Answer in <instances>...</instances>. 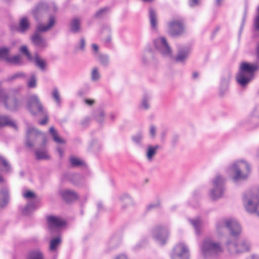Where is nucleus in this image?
I'll list each match as a JSON object with an SVG mask.
<instances>
[{
  "mask_svg": "<svg viewBox=\"0 0 259 259\" xmlns=\"http://www.w3.org/2000/svg\"><path fill=\"white\" fill-rule=\"evenodd\" d=\"M225 228L230 231V236L225 245L231 254H237L249 250L250 243L248 240H243L239 244L237 243L238 239L241 233V229L240 224L236 221L224 219L220 220L217 223L216 229L219 233H221Z\"/></svg>",
  "mask_w": 259,
  "mask_h": 259,
  "instance_id": "f257e3e1",
  "label": "nucleus"
},
{
  "mask_svg": "<svg viewBox=\"0 0 259 259\" xmlns=\"http://www.w3.org/2000/svg\"><path fill=\"white\" fill-rule=\"evenodd\" d=\"M259 65L247 62H242L236 75L237 83L242 87H246L254 77V73L258 69Z\"/></svg>",
  "mask_w": 259,
  "mask_h": 259,
  "instance_id": "f03ea898",
  "label": "nucleus"
},
{
  "mask_svg": "<svg viewBox=\"0 0 259 259\" xmlns=\"http://www.w3.org/2000/svg\"><path fill=\"white\" fill-rule=\"evenodd\" d=\"M234 182L246 179L250 172L249 164L243 160L237 161L232 164L228 169Z\"/></svg>",
  "mask_w": 259,
  "mask_h": 259,
  "instance_id": "7ed1b4c3",
  "label": "nucleus"
},
{
  "mask_svg": "<svg viewBox=\"0 0 259 259\" xmlns=\"http://www.w3.org/2000/svg\"><path fill=\"white\" fill-rule=\"evenodd\" d=\"M0 101L4 104L7 109L11 111H17L22 105V102L17 99L16 95H8L3 89L0 90Z\"/></svg>",
  "mask_w": 259,
  "mask_h": 259,
  "instance_id": "20e7f679",
  "label": "nucleus"
},
{
  "mask_svg": "<svg viewBox=\"0 0 259 259\" xmlns=\"http://www.w3.org/2000/svg\"><path fill=\"white\" fill-rule=\"evenodd\" d=\"M201 249L205 255L217 254L223 251L220 243L214 241L210 237H207L204 239Z\"/></svg>",
  "mask_w": 259,
  "mask_h": 259,
  "instance_id": "39448f33",
  "label": "nucleus"
},
{
  "mask_svg": "<svg viewBox=\"0 0 259 259\" xmlns=\"http://www.w3.org/2000/svg\"><path fill=\"white\" fill-rule=\"evenodd\" d=\"M225 179L220 175H217L212 181L213 188L210 192V196L213 200L223 197L224 191Z\"/></svg>",
  "mask_w": 259,
  "mask_h": 259,
  "instance_id": "423d86ee",
  "label": "nucleus"
},
{
  "mask_svg": "<svg viewBox=\"0 0 259 259\" xmlns=\"http://www.w3.org/2000/svg\"><path fill=\"white\" fill-rule=\"evenodd\" d=\"M168 234L167 228L162 225H156L151 230L153 238L161 245H164L166 243Z\"/></svg>",
  "mask_w": 259,
  "mask_h": 259,
  "instance_id": "0eeeda50",
  "label": "nucleus"
},
{
  "mask_svg": "<svg viewBox=\"0 0 259 259\" xmlns=\"http://www.w3.org/2000/svg\"><path fill=\"white\" fill-rule=\"evenodd\" d=\"M168 33L173 37H179L185 33V27L181 19L172 20L167 24Z\"/></svg>",
  "mask_w": 259,
  "mask_h": 259,
  "instance_id": "6e6552de",
  "label": "nucleus"
},
{
  "mask_svg": "<svg viewBox=\"0 0 259 259\" xmlns=\"http://www.w3.org/2000/svg\"><path fill=\"white\" fill-rule=\"evenodd\" d=\"M42 133L33 127H29L27 129L25 139V145L29 148L32 149L33 143L40 138L42 139V144L44 145L47 142L46 138L44 136H41Z\"/></svg>",
  "mask_w": 259,
  "mask_h": 259,
  "instance_id": "1a4fd4ad",
  "label": "nucleus"
},
{
  "mask_svg": "<svg viewBox=\"0 0 259 259\" xmlns=\"http://www.w3.org/2000/svg\"><path fill=\"white\" fill-rule=\"evenodd\" d=\"M27 108L33 115H36L45 110L38 96L36 94L31 95L28 98Z\"/></svg>",
  "mask_w": 259,
  "mask_h": 259,
  "instance_id": "9d476101",
  "label": "nucleus"
},
{
  "mask_svg": "<svg viewBox=\"0 0 259 259\" xmlns=\"http://www.w3.org/2000/svg\"><path fill=\"white\" fill-rule=\"evenodd\" d=\"M155 49L164 57H170L171 50L164 37H158L153 40Z\"/></svg>",
  "mask_w": 259,
  "mask_h": 259,
  "instance_id": "9b49d317",
  "label": "nucleus"
},
{
  "mask_svg": "<svg viewBox=\"0 0 259 259\" xmlns=\"http://www.w3.org/2000/svg\"><path fill=\"white\" fill-rule=\"evenodd\" d=\"M232 76V72L230 70L224 71L221 77V82L219 87V95L221 97L224 96L229 91L230 80Z\"/></svg>",
  "mask_w": 259,
  "mask_h": 259,
  "instance_id": "f8f14e48",
  "label": "nucleus"
},
{
  "mask_svg": "<svg viewBox=\"0 0 259 259\" xmlns=\"http://www.w3.org/2000/svg\"><path fill=\"white\" fill-rule=\"evenodd\" d=\"M171 259H189V251L184 244H177L173 249Z\"/></svg>",
  "mask_w": 259,
  "mask_h": 259,
  "instance_id": "ddd939ff",
  "label": "nucleus"
},
{
  "mask_svg": "<svg viewBox=\"0 0 259 259\" xmlns=\"http://www.w3.org/2000/svg\"><path fill=\"white\" fill-rule=\"evenodd\" d=\"M258 107H255L250 115L245 120V124L249 126L248 128L253 130L259 126V114L257 112Z\"/></svg>",
  "mask_w": 259,
  "mask_h": 259,
  "instance_id": "4468645a",
  "label": "nucleus"
},
{
  "mask_svg": "<svg viewBox=\"0 0 259 259\" xmlns=\"http://www.w3.org/2000/svg\"><path fill=\"white\" fill-rule=\"evenodd\" d=\"M45 32L44 31H39L36 26L34 33L31 36V40L36 47L44 48L48 46L47 40L41 35L40 33Z\"/></svg>",
  "mask_w": 259,
  "mask_h": 259,
  "instance_id": "2eb2a0df",
  "label": "nucleus"
},
{
  "mask_svg": "<svg viewBox=\"0 0 259 259\" xmlns=\"http://www.w3.org/2000/svg\"><path fill=\"white\" fill-rule=\"evenodd\" d=\"M49 8V6L46 3H40L36 6L31 11L34 19L36 21H38L42 18L45 12H47Z\"/></svg>",
  "mask_w": 259,
  "mask_h": 259,
  "instance_id": "dca6fc26",
  "label": "nucleus"
},
{
  "mask_svg": "<svg viewBox=\"0 0 259 259\" xmlns=\"http://www.w3.org/2000/svg\"><path fill=\"white\" fill-rule=\"evenodd\" d=\"M190 51V48L188 46H179L178 47V54L175 59V61L177 62H184L188 57Z\"/></svg>",
  "mask_w": 259,
  "mask_h": 259,
  "instance_id": "f3484780",
  "label": "nucleus"
},
{
  "mask_svg": "<svg viewBox=\"0 0 259 259\" xmlns=\"http://www.w3.org/2000/svg\"><path fill=\"white\" fill-rule=\"evenodd\" d=\"M59 195L66 202H71L78 199V195L74 191L69 189H62L59 191Z\"/></svg>",
  "mask_w": 259,
  "mask_h": 259,
  "instance_id": "a211bd4d",
  "label": "nucleus"
},
{
  "mask_svg": "<svg viewBox=\"0 0 259 259\" xmlns=\"http://www.w3.org/2000/svg\"><path fill=\"white\" fill-rule=\"evenodd\" d=\"M47 221L51 231H52L54 228H61L64 226L66 224L65 221L54 215L48 216Z\"/></svg>",
  "mask_w": 259,
  "mask_h": 259,
  "instance_id": "6ab92c4d",
  "label": "nucleus"
},
{
  "mask_svg": "<svg viewBox=\"0 0 259 259\" xmlns=\"http://www.w3.org/2000/svg\"><path fill=\"white\" fill-rule=\"evenodd\" d=\"M9 201V190L6 186L0 190V208L6 207Z\"/></svg>",
  "mask_w": 259,
  "mask_h": 259,
  "instance_id": "aec40b11",
  "label": "nucleus"
},
{
  "mask_svg": "<svg viewBox=\"0 0 259 259\" xmlns=\"http://www.w3.org/2000/svg\"><path fill=\"white\" fill-rule=\"evenodd\" d=\"M160 148L159 145H149L147 147L145 156L149 162L153 161L154 156L156 155L157 150Z\"/></svg>",
  "mask_w": 259,
  "mask_h": 259,
  "instance_id": "412c9836",
  "label": "nucleus"
},
{
  "mask_svg": "<svg viewBox=\"0 0 259 259\" xmlns=\"http://www.w3.org/2000/svg\"><path fill=\"white\" fill-rule=\"evenodd\" d=\"M30 28V24L27 17H22L19 21V26L16 30L21 33H25Z\"/></svg>",
  "mask_w": 259,
  "mask_h": 259,
  "instance_id": "4be33fe9",
  "label": "nucleus"
},
{
  "mask_svg": "<svg viewBox=\"0 0 259 259\" xmlns=\"http://www.w3.org/2000/svg\"><path fill=\"white\" fill-rule=\"evenodd\" d=\"M7 126L13 127L16 130L18 129L15 121L12 120L10 116L0 114V127Z\"/></svg>",
  "mask_w": 259,
  "mask_h": 259,
  "instance_id": "5701e85b",
  "label": "nucleus"
},
{
  "mask_svg": "<svg viewBox=\"0 0 259 259\" xmlns=\"http://www.w3.org/2000/svg\"><path fill=\"white\" fill-rule=\"evenodd\" d=\"M70 31L73 33H78L81 31V19L78 17L72 19L69 25Z\"/></svg>",
  "mask_w": 259,
  "mask_h": 259,
  "instance_id": "b1692460",
  "label": "nucleus"
},
{
  "mask_svg": "<svg viewBox=\"0 0 259 259\" xmlns=\"http://www.w3.org/2000/svg\"><path fill=\"white\" fill-rule=\"evenodd\" d=\"M32 60L34 61L35 66L41 71L44 72L47 70V61L40 57L37 53L35 54L34 56L33 57Z\"/></svg>",
  "mask_w": 259,
  "mask_h": 259,
  "instance_id": "393cba45",
  "label": "nucleus"
},
{
  "mask_svg": "<svg viewBox=\"0 0 259 259\" xmlns=\"http://www.w3.org/2000/svg\"><path fill=\"white\" fill-rule=\"evenodd\" d=\"M12 171V167L9 161L4 156L0 155V172L9 174Z\"/></svg>",
  "mask_w": 259,
  "mask_h": 259,
  "instance_id": "a878e982",
  "label": "nucleus"
},
{
  "mask_svg": "<svg viewBox=\"0 0 259 259\" xmlns=\"http://www.w3.org/2000/svg\"><path fill=\"white\" fill-rule=\"evenodd\" d=\"M36 205V201H29L26 205L21 209L22 214L25 216L29 215L32 211L37 209Z\"/></svg>",
  "mask_w": 259,
  "mask_h": 259,
  "instance_id": "bb28decb",
  "label": "nucleus"
},
{
  "mask_svg": "<svg viewBox=\"0 0 259 259\" xmlns=\"http://www.w3.org/2000/svg\"><path fill=\"white\" fill-rule=\"evenodd\" d=\"M56 18L54 15H51L48 19V23L46 25L39 24L37 26L39 31L47 32L51 29L55 24Z\"/></svg>",
  "mask_w": 259,
  "mask_h": 259,
  "instance_id": "cd10ccee",
  "label": "nucleus"
},
{
  "mask_svg": "<svg viewBox=\"0 0 259 259\" xmlns=\"http://www.w3.org/2000/svg\"><path fill=\"white\" fill-rule=\"evenodd\" d=\"M64 179L68 178L75 185H79L81 184L83 178L81 175L78 174H66L64 175Z\"/></svg>",
  "mask_w": 259,
  "mask_h": 259,
  "instance_id": "c85d7f7f",
  "label": "nucleus"
},
{
  "mask_svg": "<svg viewBox=\"0 0 259 259\" xmlns=\"http://www.w3.org/2000/svg\"><path fill=\"white\" fill-rule=\"evenodd\" d=\"M149 18L152 29H156L157 25V16L156 11L152 8L149 9Z\"/></svg>",
  "mask_w": 259,
  "mask_h": 259,
  "instance_id": "c756f323",
  "label": "nucleus"
},
{
  "mask_svg": "<svg viewBox=\"0 0 259 259\" xmlns=\"http://www.w3.org/2000/svg\"><path fill=\"white\" fill-rule=\"evenodd\" d=\"M189 222L194 227L196 233L197 235L200 234L201 233V227L203 224V221L199 217H197L193 219H189Z\"/></svg>",
  "mask_w": 259,
  "mask_h": 259,
  "instance_id": "7c9ffc66",
  "label": "nucleus"
},
{
  "mask_svg": "<svg viewBox=\"0 0 259 259\" xmlns=\"http://www.w3.org/2000/svg\"><path fill=\"white\" fill-rule=\"evenodd\" d=\"M119 199L122 203L121 208L123 210L125 209L128 206L134 204L133 200L128 194H124L120 196Z\"/></svg>",
  "mask_w": 259,
  "mask_h": 259,
  "instance_id": "2f4dec72",
  "label": "nucleus"
},
{
  "mask_svg": "<svg viewBox=\"0 0 259 259\" xmlns=\"http://www.w3.org/2000/svg\"><path fill=\"white\" fill-rule=\"evenodd\" d=\"M93 115L95 120L99 123L102 124L104 122L105 113L103 109L100 108L95 110Z\"/></svg>",
  "mask_w": 259,
  "mask_h": 259,
  "instance_id": "473e14b6",
  "label": "nucleus"
},
{
  "mask_svg": "<svg viewBox=\"0 0 259 259\" xmlns=\"http://www.w3.org/2000/svg\"><path fill=\"white\" fill-rule=\"evenodd\" d=\"M61 239L59 236H57L52 239L50 242L49 250L51 252H56L58 247L61 244Z\"/></svg>",
  "mask_w": 259,
  "mask_h": 259,
  "instance_id": "72a5a7b5",
  "label": "nucleus"
},
{
  "mask_svg": "<svg viewBox=\"0 0 259 259\" xmlns=\"http://www.w3.org/2000/svg\"><path fill=\"white\" fill-rule=\"evenodd\" d=\"M49 133L52 136L54 141L58 144H64L65 143V140L61 139L58 136L57 131L56 130L54 126H52L50 128Z\"/></svg>",
  "mask_w": 259,
  "mask_h": 259,
  "instance_id": "f704fd0d",
  "label": "nucleus"
},
{
  "mask_svg": "<svg viewBox=\"0 0 259 259\" xmlns=\"http://www.w3.org/2000/svg\"><path fill=\"white\" fill-rule=\"evenodd\" d=\"M96 57L102 66L106 67L109 65V59L107 55L98 53L96 55Z\"/></svg>",
  "mask_w": 259,
  "mask_h": 259,
  "instance_id": "c9c22d12",
  "label": "nucleus"
},
{
  "mask_svg": "<svg viewBox=\"0 0 259 259\" xmlns=\"http://www.w3.org/2000/svg\"><path fill=\"white\" fill-rule=\"evenodd\" d=\"M6 60L8 62L13 65L21 66L23 64V61L19 55H15L11 57H7Z\"/></svg>",
  "mask_w": 259,
  "mask_h": 259,
  "instance_id": "e433bc0d",
  "label": "nucleus"
},
{
  "mask_svg": "<svg viewBox=\"0 0 259 259\" xmlns=\"http://www.w3.org/2000/svg\"><path fill=\"white\" fill-rule=\"evenodd\" d=\"M151 60H154L152 49L151 48L147 49L142 57V62L144 64H147Z\"/></svg>",
  "mask_w": 259,
  "mask_h": 259,
  "instance_id": "4c0bfd02",
  "label": "nucleus"
},
{
  "mask_svg": "<svg viewBox=\"0 0 259 259\" xmlns=\"http://www.w3.org/2000/svg\"><path fill=\"white\" fill-rule=\"evenodd\" d=\"M27 259H44V255L39 250H32L29 252Z\"/></svg>",
  "mask_w": 259,
  "mask_h": 259,
  "instance_id": "58836bf2",
  "label": "nucleus"
},
{
  "mask_svg": "<svg viewBox=\"0 0 259 259\" xmlns=\"http://www.w3.org/2000/svg\"><path fill=\"white\" fill-rule=\"evenodd\" d=\"M27 85L28 88H35L37 86L36 77L34 73L30 75L29 79L27 82Z\"/></svg>",
  "mask_w": 259,
  "mask_h": 259,
  "instance_id": "ea45409f",
  "label": "nucleus"
},
{
  "mask_svg": "<svg viewBox=\"0 0 259 259\" xmlns=\"http://www.w3.org/2000/svg\"><path fill=\"white\" fill-rule=\"evenodd\" d=\"M132 141L137 145H141L143 136L141 132H139L131 138Z\"/></svg>",
  "mask_w": 259,
  "mask_h": 259,
  "instance_id": "a19ab883",
  "label": "nucleus"
},
{
  "mask_svg": "<svg viewBox=\"0 0 259 259\" xmlns=\"http://www.w3.org/2000/svg\"><path fill=\"white\" fill-rule=\"evenodd\" d=\"M150 100V97L147 94H145L143 97L141 102V107L145 110H147L149 108V102Z\"/></svg>",
  "mask_w": 259,
  "mask_h": 259,
  "instance_id": "79ce46f5",
  "label": "nucleus"
},
{
  "mask_svg": "<svg viewBox=\"0 0 259 259\" xmlns=\"http://www.w3.org/2000/svg\"><path fill=\"white\" fill-rule=\"evenodd\" d=\"M109 11V8L106 7L100 9L95 14V17L96 18H99L103 17L108 11Z\"/></svg>",
  "mask_w": 259,
  "mask_h": 259,
  "instance_id": "37998d69",
  "label": "nucleus"
},
{
  "mask_svg": "<svg viewBox=\"0 0 259 259\" xmlns=\"http://www.w3.org/2000/svg\"><path fill=\"white\" fill-rule=\"evenodd\" d=\"M69 161L72 167H78L83 164V161L74 157H70Z\"/></svg>",
  "mask_w": 259,
  "mask_h": 259,
  "instance_id": "c03bdc74",
  "label": "nucleus"
},
{
  "mask_svg": "<svg viewBox=\"0 0 259 259\" xmlns=\"http://www.w3.org/2000/svg\"><path fill=\"white\" fill-rule=\"evenodd\" d=\"M20 51L24 55H25L27 58L28 59V60H32L33 59V57L31 56L30 53L29 52L28 49V48L26 46H21L20 48Z\"/></svg>",
  "mask_w": 259,
  "mask_h": 259,
  "instance_id": "a18cd8bd",
  "label": "nucleus"
},
{
  "mask_svg": "<svg viewBox=\"0 0 259 259\" xmlns=\"http://www.w3.org/2000/svg\"><path fill=\"white\" fill-rule=\"evenodd\" d=\"M100 78V74L99 73L98 68L97 67H94L91 72V79L93 81L98 80Z\"/></svg>",
  "mask_w": 259,
  "mask_h": 259,
  "instance_id": "49530a36",
  "label": "nucleus"
},
{
  "mask_svg": "<svg viewBox=\"0 0 259 259\" xmlns=\"http://www.w3.org/2000/svg\"><path fill=\"white\" fill-rule=\"evenodd\" d=\"M52 97L55 100L56 104L60 106L61 103V100L60 97L59 93L57 88H55L53 90L52 92Z\"/></svg>",
  "mask_w": 259,
  "mask_h": 259,
  "instance_id": "de8ad7c7",
  "label": "nucleus"
},
{
  "mask_svg": "<svg viewBox=\"0 0 259 259\" xmlns=\"http://www.w3.org/2000/svg\"><path fill=\"white\" fill-rule=\"evenodd\" d=\"M35 154L37 159L38 160L47 159L49 158L47 152L45 151L36 150Z\"/></svg>",
  "mask_w": 259,
  "mask_h": 259,
  "instance_id": "09e8293b",
  "label": "nucleus"
},
{
  "mask_svg": "<svg viewBox=\"0 0 259 259\" xmlns=\"http://www.w3.org/2000/svg\"><path fill=\"white\" fill-rule=\"evenodd\" d=\"M160 207H161L160 202L159 201H157L155 203H151V204H149L146 207V210L147 211H150L153 209L160 208Z\"/></svg>",
  "mask_w": 259,
  "mask_h": 259,
  "instance_id": "8fccbe9b",
  "label": "nucleus"
},
{
  "mask_svg": "<svg viewBox=\"0 0 259 259\" xmlns=\"http://www.w3.org/2000/svg\"><path fill=\"white\" fill-rule=\"evenodd\" d=\"M26 76V75L25 73L22 72H18L13 75L12 76L8 78L7 79V80L11 81L18 78H24Z\"/></svg>",
  "mask_w": 259,
  "mask_h": 259,
  "instance_id": "3c124183",
  "label": "nucleus"
},
{
  "mask_svg": "<svg viewBox=\"0 0 259 259\" xmlns=\"http://www.w3.org/2000/svg\"><path fill=\"white\" fill-rule=\"evenodd\" d=\"M42 111L43 112H40L39 113L43 115L44 116V118L42 120H40L39 121V123L41 125H45L46 124H47L49 118L47 110L45 109L42 110Z\"/></svg>",
  "mask_w": 259,
  "mask_h": 259,
  "instance_id": "603ef678",
  "label": "nucleus"
},
{
  "mask_svg": "<svg viewBox=\"0 0 259 259\" xmlns=\"http://www.w3.org/2000/svg\"><path fill=\"white\" fill-rule=\"evenodd\" d=\"M85 46V39L83 37H81L80 39L79 44L78 46H76L75 49L83 51L84 50Z\"/></svg>",
  "mask_w": 259,
  "mask_h": 259,
  "instance_id": "864d4df0",
  "label": "nucleus"
},
{
  "mask_svg": "<svg viewBox=\"0 0 259 259\" xmlns=\"http://www.w3.org/2000/svg\"><path fill=\"white\" fill-rule=\"evenodd\" d=\"M104 29L107 30L109 32V35H108V36L107 37V38L105 39V40L106 43H109L111 41V29L110 27H109L108 26H105L104 27Z\"/></svg>",
  "mask_w": 259,
  "mask_h": 259,
  "instance_id": "5fc2aeb1",
  "label": "nucleus"
},
{
  "mask_svg": "<svg viewBox=\"0 0 259 259\" xmlns=\"http://www.w3.org/2000/svg\"><path fill=\"white\" fill-rule=\"evenodd\" d=\"M24 197L27 199H33L36 197V195L34 192L28 190L24 194Z\"/></svg>",
  "mask_w": 259,
  "mask_h": 259,
  "instance_id": "6e6d98bb",
  "label": "nucleus"
},
{
  "mask_svg": "<svg viewBox=\"0 0 259 259\" xmlns=\"http://www.w3.org/2000/svg\"><path fill=\"white\" fill-rule=\"evenodd\" d=\"M9 52V49L8 48L3 47L0 48V58L5 57L7 56Z\"/></svg>",
  "mask_w": 259,
  "mask_h": 259,
  "instance_id": "4d7b16f0",
  "label": "nucleus"
},
{
  "mask_svg": "<svg viewBox=\"0 0 259 259\" xmlns=\"http://www.w3.org/2000/svg\"><path fill=\"white\" fill-rule=\"evenodd\" d=\"M156 127L155 125L151 124L150 126L149 133L150 135L152 138H154L156 135Z\"/></svg>",
  "mask_w": 259,
  "mask_h": 259,
  "instance_id": "13d9d810",
  "label": "nucleus"
},
{
  "mask_svg": "<svg viewBox=\"0 0 259 259\" xmlns=\"http://www.w3.org/2000/svg\"><path fill=\"white\" fill-rule=\"evenodd\" d=\"M90 122V118L89 117H85L81 122V125L83 127H87Z\"/></svg>",
  "mask_w": 259,
  "mask_h": 259,
  "instance_id": "bf43d9fd",
  "label": "nucleus"
},
{
  "mask_svg": "<svg viewBox=\"0 0 259 259\" xmlns=\"http://www.w3.org/2000/svg\"><path fill=\"white\" fill-rule=\"evenodd\" d=\"M258 15L255 21V26L256 30L259 31V7L257 8Z\"/></svg>",
  "mask_w": 259,
  "mask_h": 259,
  "instance_id": "052dcab7",
  "label": "nucleus"
},
{
  "mask_svg": "<svg viewBox=\"0 0 259 259\" xmlns=\"http://www.w3.org/2000/svg\"><path fill=\"white\" fill-rule=\"evenodd\" d=\"M199 4V0H189V5L191 7L197 6Z\"/></svg>",
  "mask_w": 259,
  "mask_h": 259,
  "instance_id": "680f3d73",
  "label": "nucleus"
},
{
  "mask_svg": "<svg viewBox=\"0 0 259 259\" xmlns=\"http://www.w3.org/2000/svg\"><path fill=\"white\" fill-rule=\"evenodd\" d=\"M179 136L178 135H175L171 140V143L174 146H175L178 142Z\"/></svg>",
  "mask_w": 259,
  "mask_h": 259,
  "instance_id": "e2e57ef3",
  "label": "nucleus"
},
{
  "mask_svg": "<svg viewBox=\"0 0 259 259\" xmlns=\"http://www.w3.org/2000/svg\"><path fill=\"white\" fill-rule=\"evenodd\" d=\"M98 211L100 212L104 210V206L101 202H98L97 203Z\"/></svg>",
  "mask_w": 259,
  "mask_h": 259,
  "instance_id": "0e129e2a",
  "label": "nucleus"
},
{
  "mask_svg": "<svg viewBox=\"0 0 259 259\" xmlns=\"http://www.w3.org/2000/svg\"><path fill=\"white\" fill-rule=\"evenodd\" d=\"M255 56L256 59L259 60V41L256 43L255 47Z\"/></svg>",
  "mask_w": 259,
  "mask_h": 259,
  "instance_id": "69168bd1",
  "label": "nucleus"
},
{
  "mask_svg": "<svg viewBox=\"0 0 259 259\" xmlns=\"http://www.w3.org/2000/svg\"><path fill=\"white\" fill-rule=\"evenodd\" d=\"M92 48L93 49L94 51H95L96 53L94 54V55L96 56V55L98 53V50H99V47H98V46L96 44H93L92 45Z\"/></svg>",
  "mask_w": 259,
  "mask_h": 259,
  "instance_id": "338daca9",
  "label": "nucleus"
},
{
  "mask_svg": "<svg viewBox=\"0 0 259 259\" xmlns=\"http://www.w3.org/2000/svg\"><path fill=\"white\" fill-rule=\"evenodd\" d=\"M84 102L87 104L91 106L94 103L95 101L91 99H85Z\"/></svg>",
  "mask_w": 259,
  "mask_h": 259,
  "instance_id": "774afa93",
  "label": "nucleus"
}]
</instances>
